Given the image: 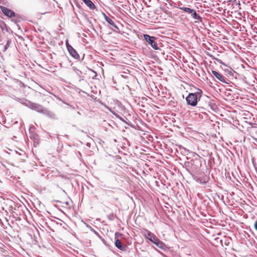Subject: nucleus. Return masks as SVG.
Instances as JSON below:
<instances>
[{
  "label": "nucleus",
  "instance_id": "nucleus-14",
  "mask_svg": "<svg viewBox=\"0 0 257 257\" xmlns=\"http://www.w3.org/2000/svg\"><path fill=\"white\" fill-rule=\"evenodd\" d=\"M179 148H180V151H181V153H183L185 155H188V153L189 152V150L186 149V148H185L184 147H182V146H179Z\"/></svg>",
  "mask_w": 257,
  "mask_h": 257
},
{
  "label": "nucleus",
  "instance_id": "nucleus-10",
  "mask_svg": "<svg viewBox=\"0 0 257 257\" xmlns=\"http://www.w3.org/2000/svg\"><path fill=\"white\" fill-rule=\"evenodd\" d=\"M115 246L119 250L125 251L126 250V246L123 245L121 241L119 239H117L115 241Z\"/></svg>",
  "mask_w": 257,
  "mask_h": 257
},
{
  "label": "nucleus",
  "instance_id": "nucleus-7",
  "mask_svg": "<svg viewBox=\"0 0 257 257\" xmlns=\"http://www.w3.org/2000/svg\"><path fill=\"white\" fill-rule=\"evenodd\" d=\"M144 235L150 241L152 242H155V241L158 239L156 236L151 231L147 229H144L143 230Z\"/></svg>",
  "mask_w": 257,
  "mask_h": 257
},
{
  "label": "nucleus",
  "instance_id": "nucleus-3",
  "mask_svg": "<svg viewBox=\"0 0 257 257\" xmlns=\"http://www.w3.org/2000/svg\"><path fill=\"white\" fill-rule=\"evenodd\" d=\"M178 8L180 10L190 14L194 20H197V22H202V18L197 14L195 10L187 7H179Z\"/></svg>",
  "mask_w": 257,
  "mask_h": 257
},
{
  "label": "nucleus",
  "instance_id": "nucleus-12",
  "mask_svg": "<svg viewBox=\"0 0 257 257\" xmlns=\"http://www.w3.org/2000/svg\"><path fill=\"white\" fill-rule=\"evenodd\" d=\"M85 4L91 10H94L96 8L94 4L90 0H82Z\"/></svg>",
  "mask_w": 257,
  "mask_h": 257
},
{
  "label": "nucleus",
  "instance_id": "nucleus-18",
  "mask_svg": "<svg viewBox=\"0 0 257 257\" xmlns=\"http://www.w3.org/2000/svg\"><path fill=\"white\" fill-rule=\"evenodd\" d=\"M103 15L104 16V18L105 19V20L106 21V19H107V18H109V17H107L104 13H103Z\"/></svg>",
  "mask_w": 257,
  "mask_h": 257
},
{
  "label": "nucleus",
  "instance_id": "nucleus-15",
  "mask_svg": "<svg viewBox=\"0 0 257 257\" xmlns=\"http://www.w3.org/2000/svg\"><path fill=\"white\" fill-rule=\"evenodd\" d=\"M210 57H211L212 59L213 60H215L216 61H217L220 64H222L223 65H225L221 60L218 59V58H216L215 57H214L213 55H209Z\"/></svg>",
  "mask_w": 257,
  "mask_h": 257
},
{
  "label": "nucleus",
  "instance_id": "nucleus-17",
  "mask_svg": "<svg viewBox=\"0 0 257 257\" xmlns=\"http://www.w3.org/2000/svg\"><path fill=\"white\" fill-rule=\"evenodd\" d=\"M254 226L255 229L257 230V220L254 222Z\"/></svg>",
  "mask_w": 257,
  "mask_h": 257
},
{
  "label": "nucleus",
  "instance_id": "nucleus-13",
  "mask_svg": "<svg viewBox=\"0 0 257 257\" xmlns=\"http://www.w3.org/2000/svg\"><path fill=\"white\" fill-rule=\"evenodd\" d=\"M154 242L157 246L161 249H164L165 248V244L161 241H160L158 238Z\"/></svg>",
  "mask_w": 257,
  "mask_h": 257
},
{
  "label": "nucleus",
  "instance_id": "nucleus-22",
  "mask_svg": "<svg viewBox=\"0 0 257 257\" xmlns=\"http://www.w3.org/2000/svg\"><path fill=\"white\" fill-rule=\"evenodd\" d=\"M66 205H68V202H66Z\"/></svg>",
  "mask_w": 257,
  "mask_h": 257
},
{
  "label": "nucleus",
  "instance_id": "nucleus-5",
  "mask_svg": "<svg viewBox=\"0 0 257 257\" xmlns=\"http://www.w3.org/2000/svg\"><path fill=\"white\" fill-rule=\"evenodd\" d=\"M144 39L151 45L152 47L155 50H159V48L158 46L157 43L155 42L156 38L153 36H150L148 34L144 35Z\"/></svg>",
  "mask_w": 257,
  "mask_h": 257
},
{
  "label": "nucleus",
  "instance_id": "nucleus-6",
  "mask_svg": "<svg viewBox=\"0 0 257 257\" xmlns=\"http://www.w3.org/2000/svg\"><path fill=\"white\" fill-rule=\"evenodd\" d=\"M66 45L70 55L74 58L79 60L80 59L79 55L78 54L77 51L70 44H69L68 41H66Z\"/></svg>",
  "mask_w": 257,
  "mask_h": 257
},
{
  "label": "nucleus",
  "instance_id": "nucleus-4",
  "mask_svg": "<svg viewBox=\"0 0 257 257\" xmlns=\"http://www.w3.org/2000/svg\"><path fill=\"white\" fill-rule=\"evenodd\" d=\"M199 95V93H190L186 98L187 104L192 106H196L198 101L197 97Z\"/></svg>",
  "mask_w": 257,
  "mask_h": 257
},
{
  "label": "nucleus",
  "instance_id": "nucleus-11",
  "mask_svg": "<svg viewBox=\"0 0 257 257\" xmlns=\"http://www.w3.org/2000/svg\"><path fill=\"white\" fill-rule=\"evenodd\" d=\"M106 22H107V23H108L110 25L114 28V29H113L114 32H118L119 31V28L115 24L114 22L110 18H107V19H106Z\"/></svg>",
  "mask_w": 257,
  "mask_h": 257
},
{
  "label": "nucleus",
  "instance_id": "nucleus-1",
  "mask_svg": "<svg viewBox=\"0 0 257 257\" xmlns=\"http://www.w3.org/2000/svg\"><path fill=\"white\" fill-rule=\"evenodd\" d=\"M26 106H28L29 108L34 110L39 113H41L49 117L54 118L55 117V114L54 112L49 110L47 108H44L42 105L32 102L30 101H28V102L25 103Z\"/></svg>",
  "mask_w": 257,
  "mask_h": 257
},
{
  "label": "nucleus",
  "instance_id": "nucleus-9",
  "mask_svg": "<svg viewBox=\"0 0 257 257\" xmlns=\"http://www.w3.org/2000/svg\"><path fill=\"white\" fill-rule=\"evenodd\" d=\"M212 73L214 76L221 82H225V77L216 71L213 70Z\"/></svg>",
  "mask_w": 257,
  "mask_h": 257
},
{
  "label": "nucleus",
  "instance_id": "nucleus-21",
  "mask_svg": "<svg viewBox=\"0 0 257 257\" xmlns=\"http://www.w3.org/2000/svg\"><path fill=\"white\" fill-rule=\"evenodd\" d=\"M20 151L21 152H22V153H24V151H22V150H20Z\"/></svg>",
  "mask_w": 257,
  "mask_h": 257
},
{
  "label": "nucleus",
  "instance_id": "nucleus-2",
  "mask_svg": "<svg viewBox=\"0 0 257 257\" xmlns=\"http://www.w3.org/2000/svg\"><path fill=\"white\" fill-rule=\"evenodd\" d=\"M187 170L191 174L197 173L199 170L201 164L198 160H191L184 163Z\"/></svg>",
  "mask_w": 257,
  "mask_h": 257
},
{
  "label": "nucleus",
  "instance_id": "nucleus-16",
  "mask_svg": "<svg viewBox=\"0 0 257 257\" xmlns=\"http://www.w3.org/2000/svg\"><path fill=\"white\" fill-rule=\"evenodd\" d=\"M74 70H75L76 73L77 74V75H78L79 77H80V75L82 74L81 71L77 69H74Z\"/></svg>",
  "mask_w": 257,
  "mask_h": 257
},
{
  "label": "nucleus",
  "instance_id": "nucleus-19",
  "mask_svg": "<svg viewBox=\"0 0 257 257\" xmlns=\"http://www.w3.org/2000/svg\"><path fill=\"white\" fill-rule=\"evenodd\" d=\"M12 21H14L15 23L17 22V21L16 19H13Z\"/></svg>",
  "mask_w": 257,
  "mask_h": 257
},
{
  "label": "nucleus",
  "instance_id": "nucleus-23",
  "mask_svg": "<svg viewBox=\"0 0 257 257\" xmlns=\"http://www.w3.org/2000/svg\"><path fill=\"white\" fill-rule=\"evenodd\" d=\"M18 153H19V155H22V154H21V153L18 152Z\"/></svg>",
  "mask_w": 257,
  "mask_h": 257
},
{
  "label": "nucleus",
  "instance_id": "nucleus-8",
  "mask_svg": "<svg viewBox=\"0 0 257 257\" xmlns=\"http://www.w3.org/2000/svg\"><path fill=\"white\" fill-rule=\"evenodd\" d=\"M0 8L2 12L8 17L11 18H14L16 17V14L14 11L3 6H1Z\"/></svg>",
  "mask_w": 257,
  "mask_h": 257
},
{
  "label": "nucleus",
  "instance_id": "nucleus-20",
  "mask_svg": "<svg viewBox=\"0 0 257 257\" xmlns=\"http://www.w3.org/2000/svg\"><path fill=\"white\" fill-rule=\"evenodd\" d=\"M119 118L120 119V120H121L123 121V119H122V118H121V117H119Z\"/></svg>",
  "mask_w": 257,
  "mask_h": 257
},
{
  "label": "nucleus",
  "instance_id": "nucleus-24",
  "mask_svg": "<svg viewBox=\"0 0 257 257\" xmlns=\"http://www.w3.org/2000/svg\"><path fill=\"white\" fill-rule=\"evenodd\" d=\"M203 183H206V181H204Z\"/></svg>",
  "mask_w": 257,
  "mask_h": 257
}]
</instances>
